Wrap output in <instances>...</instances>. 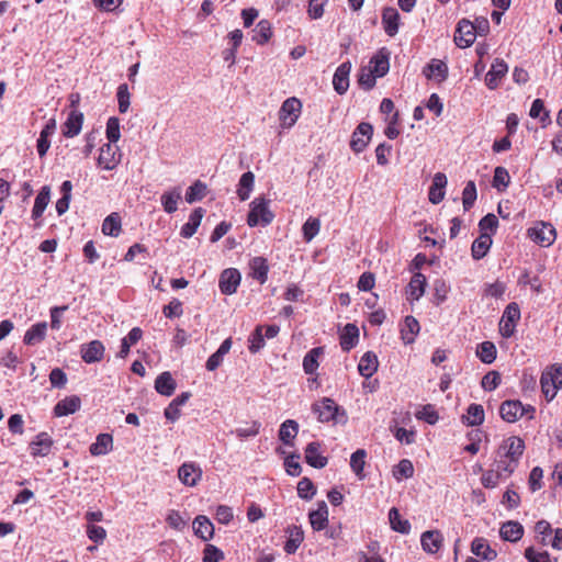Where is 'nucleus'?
Here are the masks:
<instances>
[{
	"mask_svg": "<svg viewBox=\"0 0 562 562\" xmlns=\"http://www.w3.org/2000/svg\"><path fill=\"white\" fill-rule=\"evenodd\" d=\"M105 347L100 340H92L80 347V355L86 363H95L103 359Z\"/></svg>",
	"mask_w": 562,
	"mask_h": 562,
	"instance_id": "nucleus-16",
	"label": "nucleus"
},
{
	"mask_svg": "<svg viewBox=\"0 0 562 562\" xmlns=\"http://www.w3.org/2000/svg\"><path fill=\"white\" fill-rule=\"evenodd\" d=\"M371 70L378 78L385 76L390 69V57L385 48L380 49L370 60Z\"/></svg>",
	"mask_w": 562,
	"mask_h": 562,
	"instance_id": "nucleus-31",
	"label": "nucleus"
},
{
	"mask_svg": "<svg viewBox=\"0 0 562 562\" xmlns=\"http://www.w3.org/2000/svg\"><path fill=\"white\" fill-rule=\"evenodd\" d=\"M373 134V127L370 123L362 122L353 131L350 147L355 153H361L369 144Z\"/></svg>",
	"mask_w": 562,
	"mask_h": 562,
	"instance_id": "nucleus-13",
	"label": "nucleus"
},
{
	"mask_svg": "<svg viewBox=\"0 0 562 562\" xmlns=\"http://www.w3.org/2000/svg\"><path fill=\"white\" fill-rule=\"evenodd\" d=\"M181 200V189L179 187L172 188L164 192L160 196V202L164 211L168 214H172L178 209V202Z\"/></svg>",
	"mask_w": 562,
	"mask_h": 562,
	"instance_id": "nucleus-38",
	"label": "nucleus"
},
{
	"mask_svg": "<svg viewBox=\"0 0 562 562\" xmlns=\"http://www.w3.org/2000/svg\"><path fill=\"white\" fill-rule=\"evenodd\" d=\"M389 520L391 528L394 531L406 535L411 531V524L408 520L403 519L396 507H392L389 512Z\"/></svg>",
	"mask_w": 562,
	"mask_h": 562,
	"instance_id": "nucleus-48",
	"label": "nucleus"
},
{
	"mask_svg": "<svg viewBox=\"0 0 562 562\" xmlns=\"http://www.w3.org/2000/svg\"><path fill=\"white\" fill-rule=\"evenodd\" d=\"M323 355L322 347L312 348L303 358V370L306 374L313 375L319 366L318 359Z\"/></svg>",
	"mask_w": 562,
	"mask_h": 562,
	"instance_id": "nucleus-45",
	"label": "nucleus"
},
{
	"mask_svg": "<svg viewBox=\"0 0 562 562\" xmlns=\"http://www.w3.org/2000/svg\"><path fill=\"white\" fill-rule=\"evenodd\" d=\"M240 272L235 268H227L222 271L218 280L220 291L225 295H232L237 292L240 284Z\"/></svg>",
	"mask_w": 562,
	"mask_h": 562,
	"instance_id": "nucleus-12",
	"label": "nucleus"
},
{
	"mask_svg": "<svg viewBox=\"0 0 562 562\" xmlns=\"http://www.w3.org/2000/svg\"><path fill=\"white\" fill-rule=\"evenodd\" d=\"M203 216H204V210L202 207H198V209L193 210L191 212V214L189 215L188 222L184 225H182V227L180 229L181 237H183V238L192 237L195 234L198 227L200 226Z\"/></svg>",
	"mask_w": 562,
	"mask_h": 562,
	"instance_id": "nucleus-33",
	"label": "nucleus"
},
{
	"mask_svg": "<svg viewBox=\"0 0 562 562\" xmlns=\"http://www.w3.org/2000/svg\"><path fill=\"white\" fill-rule=\"evenodd\" d=\"M447 182V176L443 172L435 173L428 192V199L432 204H438L443 200Z\"/></svg>",
	"mask_w": 562,
	"mask_h": 562,
	"instance_id": "nucleus-24",
	"label": "nucleus"
},
{
	"mask_svg": "<svg viewBox=\"0 0 562 562\" xmlns=\"http://www.w3.org/2000/svg\"><path fill=\"white\" fill-rule=\"evenodd\" d=\"M49 198H50L49 187L45 186L38 192V194L35 199V202H34V206L32 210V217L34 220H37L42 216V214L44 213V211L49 202Z\"/></svg>",
	"mask_w": 562,
	"mask_h": 562,
	"instance_id": "nucleus-50",
	"label": "nucleus"
},
{
	"mask_svg": "<svg viewBox=\"0 0 562 562\" xmlns=\"http://www.w3.org/2000/svg\"><path fill=\"white\" fill-rule=\"evenodd\" d=\"M254 184L255 176L251 171H247L241 175L237 188V195L240 201H246L249 199L250 193L254 190Z\"/></svg>",
	"mask_w": 562,
	"mask_h": 562,
	"instance_id": "nucleus-46",
	"label": "nucleus"
},
{
	"mask_svg": "<svg viewBox=\"0 0 562 562\" xmlns=\"http://www.w3.org/2000/svg\"><path fill=\"white\" fill-rule=\"evenodd\" d=\"M310 524L315 531H321L326 528L328 524V507L327 504L322 501L317 504V509L312 510L308 514Z\"/></svg>",
	"mask_w": 562,
	"mask_h": 562,
	"instance_id": "nucleus-26",
	"label": "nucleus"
},
{
	"mask_svg": "<svg viewBox=\"0 0 562 562\" xmlns=\"http://www.w3.org/2000/svg\"><path fill=\"white\" fill-rule=\"evenodd\" d=\"M379 361L373 351H367L358 363L359 374L366 379L371 378L378 370Z\"/></svg>",
	"mask_w": 562,
	"mask_h": 562,
	"instance_id": "nucleus-29",
	"label": "nucleus"
},
{
	"mask_svg": "<svg viewBox=\"0 0 562 562\" xmlns=\"http://www.w3.org/2000/svg\"><path fill=\"white\" fill-rule=\"evenodd\" d=\"M471 552L484 561H493L497 557L496 550H494L483 537H476L472 540Z\"/></svg>",
	"mask_w": 562,
	"mask_h": 562,
	"instance_id": "nucleus-23",
	"label": "nucleus"
},
{
	"mask_svg": "<svg viewBox=\"0 0 562 562\" xmlns=\"http://www.w3.org/2000/svg\"><path fill=\"white\" fill-rule=\"evenodd\" d=\"M443 543V536L438 530H427L420 536V544L425 552L429 554L437 553Z\"/></svg>",
	"mask_w": 562,
	"mask_h": 562,
	"instance_id": "nucleus-20",
	"label": "nucleus"
},
{
	"mask_svg": "<svg viewBox=\"0 0 562 562\" xmlns=\"http://www.w3.org/2000/svg\"><path fill=\"white\" fill-rule=\"evenodd\" d=\"M528 236L540 246L549 247L554 243L557 233L552 224L540 222L528 229Z\"/></svg>",
	"mask_w": 562,
	"mask_h": 562,
	"instance_id": "nucleus-8",
	"label": "nucleus"
},
{
	"mask_svg": "<svg viewBox=\"0 0 562 562\" xmlns=\"http://www.w3.org/2000/svg\"><path fill=\"white\" fill-rule=\"evenodd\" d=\"M520 319V308L516 302L509 303L499 321V334L504 338H510L516 330L518 321Z\"/></svg>",
	"mask_w": 562,
	"mask_h": 562,
	"instance_id": "nucleus-5",
	"label": "nucleus"
},
{
	"mask_svg": "<svg viewBox=\"0 0 562 562\" xmlns=\"http://www.w3.org/2000/svg\"><path fill=\"white\" fill-rule=\"evenodd\" d=\"M52 439L46 432L38 434L35 439L30 443L31 454L33 457H45L49 453L52 447Z\"/></svg>",
	"mask_w": 562,
	"mask_h": 562,
	"instance_id": "nucleus-34",
	"label": "nucleus"
},
{
	"mask_svg": "<svg viewBox=\"0 0 562 562\" xmlns=\"http://www.w3.org/2000/svg\"><path fill=\"white\" fill-rule=\"evenodd\" d=\"M367 451L364 449L356 450L350 457V468L359 480L364 479L363 469L366 465Z\"/></svg>",
	"mask_w": 562,
	"mask_h": 562,
	"instance_id": "nucleus-51",
	"label": "nucleus"
},
{
	"mask_svg": "<svg viewBox=\"0 0 562 562\" xmlns=\"http://www.w3.org/2000/svg\"><path fill=\"white\" fill-rule=\"evenodd\" d=\"M476 187L474 181H468L462 191V204L464 211H469L476 200Z\"/></svg>",
	"mask_w": 562,
	"mask_h": 562,
	"instance_id": "nucleus-59",
	"label": "nucleus"
},
{
	"mask_svg": "<svg viewBox=\"0 0 562 562\" xmlns=\"http://www.w3.org/2000/svg\"><path fill=\"white\" fill-rule=\"evenodd\" d=\"M540 386L547 402L553 401L562 389V363H553L542 371Z\"/></svg>",
	"mask_w": 562,
	"mask_h": 562,
	"instance_id": "nucleus-1",
	"label": "nucleus"
},
{
	"mask_svg": "<svg viewBox=\"0 0 562 562\" xmlns=\"http://www.w3.org/2000/svg\"><path fill=\"white\" fill-rule=\"evenodd\" d=\"M382 25L384 32L393 37L397 34L400 29V13L393 7H386L382 11Z\"/></svg>",
	"mask_w": 562,
	"mask_h": 562,
	"instance_id": "nucleus-22",
	"label": "nucleus"
},
{
	"mask_svg": "<svg viewBox=\"0 0 562 562\" xmlns=\"http://www.w3.org/2000/svg\"><path fill=\"white\" fill-rule=\"evenodd\" d=\"M205 193L206 186L200 180H198L188 188L186 193V201L190 204L196 201H201L205 196Z\"/></svg>",
	"mask_w": 562,
	"mask_h": 562,
	"instance_id": "nucleus-57",
	"label": "nucleus"
},
{
	"mask_svg": "<svg viewBox=\"0 0 562 562\" xmlns=\"http://www.w3.org/2000/svg\"><path fill=\"white\" fill-rule=\"evenodd\" d=\"M339 344L344 351H350L359 341V328L355 324H347L339 337Z\"/></svg>",
	"mask_w": 562,
	"mask_h": 562,
	"instance_id": "nucleus-27",
	"label": "nucleus"
},
{
	"mask_svg": "<svg viewBox=\"0 0 562 562\" xmlns=\"http://www.w3.org/2000/svg\"><path fill=\"white\" fill-rule=\"evenodd\" d=\"M524 536V527L520 522L516 520H508L502 524L499 528V537L504 541L508 542H517Z\"/></svg>",
	"mask_w": 562,
	"mask_h": 562,
	"instance_id": "nucleus-25",
	"label": "nucleus"
},
{
	"mask_svg": "<svg viewBox=\"0 0 562 562\" xmlns=\"http://www.w3.org/2000/svg\"><path fill=\"white\" fill-rule=\"evenodd\" d=\"M102 233L106 236L117 237L122 232V221L119 213H111L102 223Z\"/></svg>",
	"mask_w": 562,
	"mask_h": 562,
	"instance_id": "nucleus-43",
	"label": "nucleus"
},
{
	"mask_svg": "<svg viewBox=\"0 0 562 562\" xmlns=\"http://www.w3.org/2000/svg\"><path fill=\"white\" fill-rule=\"evenodd\" d=\"M524 450V440L520 437L510 436L503 440L496 452L501 454V458H508L519 464Z\"/></svg>",
	"mask_w": 562,
	"mask_h": 562,
	"instance_id": "nucleus-9",
	"label": "nucleus"
},
{
	"mask_svg": "<svg viewBox=\"0 0 562 562\" xmlns=\"http://www.w3.org/2000/svg\"><path fill=\"white\" fill-rule=\"evenodd\" d=\"M192 527L194 535L201 538L202 540L207 541L213 538L214 526L206 516H196L195 519L193 520Z\"/></svg>",
	"mask_w": 562,
	"mask_h": 562,
	"instance_id": "nucleus-30",
	"label": "nucleus"
},
{
	"mask_svg": "<svg viewBox=\"0 0 562 562\" xmlns=\"http://www.w3.org/2000/svg\"><path fill=\"white\" fill-rule=\"evenodd\" d=\"M113 437L110 434H99L95 441L90 446L92 456H104L112 450Z\"/></svg>",
	"mask_w": 562,
	"mask_h": 562,
	"instance_id": "nucleus-39",
	"label": "nucleus"
},
{
	"mask_svg": "<svg viewBox=\"0 0 562 562\" xmlns=\"http://www.w3.org/2000/svg\"><path fill=\"white\" fill-rule=\"evenodd\" d=\"M423 75L429 80L442 82L448 77V66L440 59H431L424 68Z\"/></svg>",
	"mask_w": 562,
	"mask_h": 562,
	"instance_id": "nucleus-19",
	"label": "nucleus"
},
{
	"mask_svg": "<svg viewBox=\"0 0 562 562\" xmlns=\"http://www.w3.org/2000/svg\"><path fill=\"white\" fill-rule=\"evenodd\" d=\"M502 382V376L498 371L487 372L481 380V386L484 391H494L498 387Z\"/></svg>",
	"mask_w": 562,
	"mask_h": 562,
	"instance_id": "nucleus-63",
	"label": "nucleus"
},
{
	"mask_svg": "<svg viewBox=\"0 0 562 562\" xmlns=\"http://www.w3.org/2000/svg\"><path fill=\"white\" fill-rule=\"evenodd\" d=\"M271 35L272 31L270 22L268 20H261L257 23L256 27L254 29L252 40L257 44L263 45L270 40Z\"/></svg>",
	"mask_w": 562,
	"mask_h": 562,
	"instance_id": "nucleus-54",
	"label": "nucleus"
},
{
	"mask_svg": "<svg viewBox=\"0 0 562 562\" xmlns=\"http://www.w3.org/2000/svg\"><path fill=\"white\" fill-rule=\"evenodd\" d=\"M529 115L532 119H538L542 127H546L551 123L550 112L546 110L544 103L541 99L533 100L529 111Z\"/></svg>",
	"mask_w": 562,
	"mask_h": 562,
	"instance_id": "nucleus-49",
	"label": "nucleus"
},
{
	"mask_svg": "<svg viewBox=\"0 0 562 562\" xmlns=\"http://www.w3.org/2000/svg\"><path fill=\"white\" fill-rule=\"evenodd\" d=\"M508 66L503 59H494L491 65V69L485 76V83L487 88L490 90H495L499 86L502 79L506 76Z\"/></svg>",
	"mask_w": 562,
	"mask_h": 562,
	"instance_id": "nucleus-15",
	"label": "nucleus"
},
{
	"mask_svg": "<svg viewBox=\"0 0 562 562\" xmlns=\"http://www.w3.org/2000/svg\"><path fill=\"white\" fill-rule=\"evenodd\" d=\"M312 411L321 423L334 422L336 424H344L347 420L345 412L340 411L335 401L329 397H323L319 402L314 403Z\"/></svg>",
	"mask_w": 562,
	"mask_h": 562,
	"instance_id": "nucleus-2",
	"label": "nucleus"
},
{
	"mask_svg": "<svg viewBox=\"0 0 562 562\" xmlns=\"http://www.w3.org/2000/svg\"><path fill=\"white\" fill-rule=\"evenodd\" d=\"M299 424L293 419H286L283 422L279 429V439L285 446H293V440L297 436Z\"/></svg>",
	"mask_w": 562,
	"mask_h": 562,
	"instance_id": "nucleus-41",
	"label": "nucleus"
},
{
	"mask_svg": "<svg viewBox=\"0 0 562 562\" xmlns=\"http://www.w3.org/2000/svg\"><path fill=\"white\" fill-rule=\"evenodd\" d=\"M251 273L250 276L259 281L260 284H263L268 280L269 265L267 259L263 257H255L250 260L249 263Z\"/></svg>",
	"mask_w": 562,
	"mask_h": 562,
	"instance_id": "nucleus-36",
	"label": "nucleus"
},
{
	"mask_svg": "<svg viewBox=\"0 0 562 562\" xmlns=\"http://www.w3.org/2000/svg\"><path fill=\"white\" fill-rule=\"evenodd\" d=\"M262 326H257L249 337L248 349L251 353H256L265 347V337L262 334Z\"/></svg>",
	"mask_w": 562,
	"mask_h": 562,
	"instance_id": "nucleus-60",
	"label": "nucleus"
},
{
	"mask_svg": "<svg viewBox=\"0 0 562 562\" xmlns=\"http://www.w3.org/2000/svg\"><path fill=\"white\" fill-rule=\"evenodd\" d=\"M414 475V467L411 460L402 459L393 470V476L396 481H402L403 479H409Z\"/></svg>",
	"mask_w": 562,
	"mask_h": 562,
	"instance_id": "nucleus-56",
	"label": "nucleus"
},
{
	"mask_svg": "<svg viewBox=\"0 0 562 562\" xmlns=\"http://www.w3.org/2000/svg\"><path fill=\"white\" fill-rule=\"evenodd\" d=\"M518 463L512 461L508 458H501V454L495 453V460L493 467L495 471L498 473V476H502L504 480L508 479L517 469Z\"/></svg>",
	"mask_w": 562,
	"mask_h": 562,
	"instance_id": "nucleus-42",
	"label": "nucleus"
},
{
	"mask_svg": "<svg viewBox=\"0 0 562 562\" xmlns=\"http://www.w3.org/2000/svg\"><path fill=\"white\" fill-rule=\"evenodd\" d=\"M485 414L484 408L481 404L472 403L467 409V415L462 417V420L468 426H480L484 423Z\"/></svg>",
	"mask_w": 562,
	"mask_h": 562,
	"instance_id": "nucleus-44",
	"label": "nucleus"
},
{
	"mask_svg": "<svg viewBox=\"0 0 562 562\" xmlns=\"http://www.w3.org/2000/svg\"><path fill=\"white\" fill-rule=\"evenodd\" d=\"M535 532L539 542L543 546L549 544V538L552 533V527L547 520H539L535 526Z\"/></svg>",
	"mask_w": 562,
	"mask_h": 562,
	"instance_id": "nucleus-61",
	"label": "nucleus"
},
{
	"mask_svg": "<svg viewBox=\"0 0 562 562\" xmlns=\"http://www.w3.org/2000/svg\"><path fill=\"white\" fill-rule=\"evenodd\" d=\"M232 345V338H226L221 344L218 349L209 357L205 363V368L209 371H215L222 364L224 357L229 352Z\"/></svg>",
	"mask_w": 562,
	"mask_h": 562,
	"instance_id": "nucleus-32",
	"label": "nucleus"
},
{
	"mask_svg": "<svg viewBox=\"0 0 562 562\" xmlns=\"http://www.w3.org/2000/svg\"><path fill=\"white\" fill-rule=\"evenodd\" d=\"M301 110L302 103L297 98H288L282 103L279 111V119L281 121V125L286 128L292 127L296 123L301 114Z\"/></svg>",
	"mask_w": 562,
	"mask_h": 562,
	"instance_id": "nucleus-7",
	"label": "nucleus"
},
{
	"mask_svg": "<svg viewBox=\"0 0 562 562\" xmlns=\"http://www.w3.org/2000/svg\"><path fill=\"white\" fill-rule=\"evenodd\" d=\"M321 228V222L318 218L310 217L303 224L302 232L303 237L306 241H311L318 233Z\"/></svg>",
	"mask_w": 562,
	"mask_h": 562,
	"instance_id": "nucleus-62",
	"label": "nucleus"
},
{
	"mask_svg": "<svg viewBox=\"0 0 562 562\" xmlns=\"http://www.w3.org/2000/svg\"><path fill=\"white\" fill-rule=\"evenodd\" d=\"M55 128V122L49 121L42 130L40 137L37 139V153L41 157H43L47 153L50 145L48 137L54 134Z\"/></svg>",
	"mask_w": 562,
	"mask_h": 562,
	"instance_id": "nucleus-52",
	"label": "nucleus"
},
{
	"mask_svg": "<svg viewBox=\"0 0 562 562\" xmlns=\"http://www.w3.org/2000/svg\"><path fill=\"white\" fill-rule=\"evenodd\" d=\"M122 160V151L117 145L103 144L100 147L97 158V167L100 170L112 171L117 168Z\"/></svg>",
	"mask_w": 562,
	"mask_h": 562,
	"instance_id": "nucleus-4",
	"label": "nucleus"
},
{
	"mask_svg": "<svg viewBox=\"0 0 562 562\" xmlns=\"http://www.w3.org/2000/svg\"><path fill=\"white\" fill-rule=\"evenodd\" d=\"M492 244V234L481 233L480 236L472 243L471 255L473 259L480 260L484 258L487 255Z\"/></svg>",
	"mask_w": 562,
	"mask_h": 562,
	"instance_id": "nucleus-28",
	"label": "nucleus"
},
{
	"mask_svg": "<svg viewBox=\"0 0 562 562\" xmlns=\"http://www.w3.org/2000/svg\"><path fill=\"white\" fill-rule=\"evenodd\" d=\"M529 412L535 413V407L531 405L524 406L517 400H507L499 406V415L507 423H515Z\"/></svg>",
	"mask_w": 562,
	"mask_h": 562,
	"instance_id": "nucleus-6",
	"label": "nucleus"
},
{
	"mask_svg": "<svg viewBox=\"0 0 562 562\" xmlns=\"http://www.w3.org/2000/svg\"><path fill=\"white\" fill-rule=\"evenodd\" d=\"M105 135L108 138L106 144H114L120 140L121 137V126H120V120L116 116L109 117L106 122L105 127Z\"/></svg>",
	"mask_w": 562,
	"mask_h": 562,
	"instance_id": "nucleus-55",
	"label": "nucleus"
},
{
	"mask_svg": "<svg viewBox=\"0 0 562 562\" xmlns=\"http://www.w3.org/2000/svg\"><path fill=\"white\" fill-rule=\"evenodd\" d=\"M270 201L263 196L254 199L250 203V211L247 216V224L250 227L268 226L274 218V214L269 209Z\"/></svg>",
	"mask_w": 562,
	"mask_h": 562,
	"instance_id": "nucleus-3",
	"label": "nucleus"
},
{
	"mask_svg": "<svg viewBox=\"0 0 562 562\" xmlns=\"http://www.w3.org/2000/svg\"><path fill=\"white\" fill-rule=\"evenodd\" d=\"M47 325L46 323H37L31 326L24 335L25 345L33 346L41 342L45 338Z\"/></svg>",
	"mask_w": 562,
	"mask_h": 562,
	"instance_id": "nucleus-47",
	"label": "nucleus"
},
{
	"mask_svg": "<svg viewBox=\"0 0 562 562\" xmlns=\"http://www.w3.org/2000/svg\"><path fill=\"white\" fill-rule=\"evenodd\" d=\"M288 536L284 543V551L288 554H294L304 540V531L301 526L290 525L285 529Z\"/></svg>",
	"mask_w": 562,
	"mask_h": 562,
	"instance_id": "nucleus-21",
	"label": "nucleus"
},
{
	"mask_svg": "<svg viewBox=\"0 0 562 562\" xmlns=\"http://www.w3.org/2000/svg\"><path fill=\"white\" fill-rule=\"evenodd\" d=\"M420 326L418 321L414 316H406L404 324L401 328V335L404 344L409 345L415 341L417 334L419 333Z\"/></svg>",
	"mask_w": 562,
	"mask_h": 562,
	"instance_id": "nucleus-37",
	"label": "nucleus"
},
{
	"mask_svg": "<svg viewBox=\"0 0 562 562\" xmlns=\"http://www.w3.org/2000/svg\"><path fill=\"white\" fill-rule=\"evenodd\" d=\"M321 448V442L312 441L306 446L304 451L305 462L315 469H323L328 462L327 458L323 456Z\"/></svg>",
	"mask_w": 562,
	"mask_h": 562,
	"instance_id": "nucleus-17",
	"label": "nucleus"
},
{
	"mask_svg": "<svg viewBox=\"0 0 562 562\" xmlns=\"http://www.w3.org/2000/svg\"><path fill=\"white\" fill-rule=\"evenodd\" d=\"M476 38V26L469 20L458 22L454 33V43L460 48L470 47Z\"/></svg>",
	"mask_w": 562,
	"mask_h": 562,
	"instance_id": "nucleus-11",
	"label": "nucleus"
},
{
	"mask_svg": "<svg viewBox=\"0 0 562 562\" xmlns=\"http://www.w3.org/2000/svg\"><path fill=\"white\" fill-rule=\"evenodd\" d=\"M178 477L183 485L193 487L202 479V469L195 462H184L178 470Z\"/></svg>",
	"mask_w": 562,
	"mask_h": 562,
	"instance_id": "nucleus-14",
	"label": "nucleus"
},
{
	"mask_svg": "<svg viewBox=\"0 0 562 562\" xmlns=\"http://www.w3.org/2000/svg\"><path fill=\"white\" fill-rule=\"evenodd\" d=\"M176 386L177 383L168 371L160 373L155 380V390L164 396H171Z\"/></svg>",
	"mask_w": 562,
	"mask_h": 562,
	"instance_id": "nucleus-35",
	"label": "nucleus"
},
{
	"mask_svg": "<svg viewBox=\"0 0 562 562\" xmlns=\"http://www.w3.org/2000/svg\"><path fill=\"white\" fill-rule=\"evenodd\" d=\"M426 283V277L423 273L416 272L413 274L407 286V293L412 300L418 301L424 295Z\"/></svg>",
	"mask_w": 562,
	"mask_h": 562,
	"instance_id": "nucleus-40",
	"label": "nucleus"
},
{
	"mask_svg": "<svg viewBox=\"0 0 562 562\" xmlns=\"http://www.w3.org/2000/svg\"><path fill=\"white\" fill-rule=\"evenodd\" d=\"M297 495L300 498L310 501L316 494V487L308 477H303L297 483Z\"/></svg>",
	"mask_w": 562,
	"mask_h": 562,
	"instance_id": "nucleus-58",
	"label": "nucleus"
},
{
	"mask_svg": "<svg viewBox=\"0 0 562 562\" xmlns=\"http://www.w3.org/2000/svg\"><path fill=\"white\" fill-rule=\"evenodd\" d=\"M351 71V63L345 61L340 64L333 77V86L338 94H344L349 88V75Z\"/></svg>",
	"mask_w": 562,
	"mask_h": 562,
	"instance_id": "nucleus-18",
	"label": "nucleus"
},
{
	"mask_svg": "<svg viewBox=\"0 0 562 562\" xmlns=\"http://www.w3.org/2000/svg\"><path fill=\"white\" fill-rule=\"evenodd\" d=\"M524 450V440L520 437L510 436L503 440L496 452L501 454V458H508L519 464Z\"/></svg>",
	"mask_w": 562,
	"mask_h": 562,
	"instance_id": "nucleus-10",
	"label": "nucleus"
},
{
	"mask_svg": "<svg viewBox=\"0 0 562 562\" xmlns=\"http://www.w3.org/2000/svg\"><path fill=\"white\" fill-rule=\"evenodd\" d=\"M497 350L492 341H483L477 345L476 356L483 363L490 364L495 361Z\"/></svg>",
	"mask_w": 562,
	"mask_h": 562,
	"instance_id": "nucleus-53",
	"label": "nucleus"
},
{
	"mask_svg": "<svg viewBox=\"0 0 562 562\" xmlns=\"http://www.w3.org/2000/svg\"><path fill=\"white\" fill-rule=\"evenodd\" d=\"M224 552L214 544H206L203 550V562H221L224 560Z\"/></svg>",
	"mask_w": 562,
	"mask_h": 562,
	"instance_id": "nucleus-64",
	"label": "nucleus"
}]
</instances>
